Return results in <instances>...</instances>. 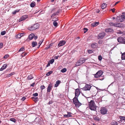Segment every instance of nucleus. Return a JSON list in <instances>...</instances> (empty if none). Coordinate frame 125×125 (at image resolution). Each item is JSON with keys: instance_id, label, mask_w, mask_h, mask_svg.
Returning a JSON list of instances; mask_svg holds the SVG:
<instances>
[{"instance_id": "1", "label": "nucleus", "mask_w": 125, "mask_h": 125, "mask_svg": "<svg viewBox=\"0 0 125 125\" xmlns=\"http://www.w3.org/2000/svg\"><path fill=\"white\" fill-rule=\"evenodd\" d=\"M89 106L90 109L92 110L95 111L96 110V106L94 100H91L89 102Z\"/></svg>"}, {"instance_id": "2", "label": "nucleus", "mask_w": 125, "mask_h": 125, "mask_svg": "<svg viewBox=\"0 0 125 125\" xmlns=\"http://www.w3.org/2000/svg\"><path fill=\"white\" fill-rule=\"evenodd\" d=\"M74 104L76 107H78L82 104L78 101V98H74L73 99Z\"/></svg>"}, {"instance_id": "3", "label": "nucleus", "mask_w": 125, "mask_h": 125, "mask_svg": "<svg viewBox=\"0 0 125 125\" xmlns=\"http://www.w3.org/2000/svg\"><path fill=\"white\" fill-rule=\"evenodd\" d=\"M86 59L84 58L81 59L80 60L76 62V65L77 66H78L81 65L83 63H84L86 60Z\"/></svg>"}, {"instance_id": "4", "label": "nucleus", "mask_w": 125, "mask_h": 125, "mask_svg": "<svg viewBox=\"0 0 125 125\" xmlns=\"http://www.w3.org/2000/svg\"><path fill=\"white\" fill-rule=\"evenodd\" d=\"M109 24L112 26L115 27H122V25L120 23H114L112 22H110L109 23Z\"/></svg>"}, {"instance_id": "5", "label": "nucleus", "mask_w": 125, "mask_h": 125, "mask_svg": "<svg viewBox=\"0 0 125 125\" xmlns=\"http://www.w3.org/2000/svg\"><path fill=\"white\" fill-rule=\"evenodd\" d=\"M103 73V71L101 70L99 71L95 74H94V77L96 78L100 77L101 76Z\"/></svg>"}, {"instance_id": "6", "label": "nucleus", "mask_w": 125, "mask_h": 125, "mask_svg": "<svg viewBox=\"0 0 125 125\" xmlns=\"http://www.w3.org/2000/svg\"><path fill=\"white\" fill-rule=\"evenodd\" d=\"M92 86L89 84H86L84 87L83 88V89L84 91L90 90Z\"/></svg>"}, {"instance_id": "7", "label": "nucleus", "mask_w": 125, "mask_h": 125, "mask_svg": "<svg viewBox=\"0 0 125 125\" xmlns=\"http://www.w3.org/2000/svg\"><path fill=\"white\" fill-rule=\"evenodd\" d=\"M105 35V33L104 32H102L99 33L98 35V38L99 39H103Z\"/></svg>"}, {"instance_id": "8", "label": "nucleus", "mask_w": 125, "mask_h": 125, "mask_svg": "<svg viewBox=\"0 0 125 125\" xmlns=\"http://www.w3.org/2000/svg\"><path fill=\"white\" fill-rule=\"evenodd\" d=\"M117 41L118 42L125 44V38H124L121 37H119L117 39Z\"/></svg>"}, {"instance_id": "9", "label": "nucleus", "mask_w": 125, "mask_h": 125, "mask_svg": "<svg viewBox=\"0 0 125 125\" xmlns=\"http://www.w3.org/2000/svg\"><path fill=\"white\" fill-rule=\"evenodd\" d=\"M125 16H117L116 18V21H124Z\"/></svg>"}, {"instance_id": "10", "label": "nucleus", "mask_w": 125, "mask_h": 125, "mask_svg": "<svg viewBox=\"0 0 125 125\" xmlns=\"http://www.w3.org/2000/svg\"><path fill=\"white\" fill-rule=\"evenodd\" d=\"M107 112V109L105 107L102 108L100 110V113L103 115L106 113Z\"/></svg>"}, {"instance_id": "11", "label": "nucleus", "mask_w": 125, "mask_h": 125, "mask_svg": "<svg viewBox=\"0 0 125 125\" xmlns=\"http://www.w3.org/2000/svg\"><path fill=\"white\" fill-rule=\"evenodd\" d=\"M80 93L79 89H76L75 90V97L74 98H78Z\"/></svg>"}, {"instance_id": "12", "label": "nucleus", "mask_w": 125, "mask_h": 125, "mask_svg": "<svg viewBox=\"0 0 125 125\" xmlns=\"http://www.w3.org/2000/svg\"><path fill=\"white\" fill-rule=\"evenodd\" d=\"M105 31L107 33H109L110 32H113L114 30L111 28H108L105 29Z\"/></svg>"}, {"instance_id": "13", "label": "nucleus", "mask_w": 125, "mask_h": 125, "mask_svg": "<svg viewBox=\"0 0 125 125\" xmlns=\"http://www.w3.org/2000/svg\"><path fill=\"white\" fill-rule=\"evenodd\" d=\"M52 84L51 83L49 84L48 87L47 89V92H50L51 91V90L52 87Z\"/></svg>"}, {"instance_id": "14", "label": "nucleus", "mask_w": 125, "mask_h": 125, "mask_svg": "<svg viewBox=\"0 0 125 125\" xmlns=\"http://www.w3.org/2000/svg\"><path fill=\"white\" fill-rule=\"evenodd\" d=\"M27 16H25V17H24V16H21V17L19 21L20 22L21 21H23L25 20L27 18Z\"/></svg>"}, {"instance_id": "15", "label": "nucleus", "mask_w": 125, "mask_h": 125, "mask_svg": "<svg viewBox=\"0 0 125 125\" xmlns=\"http://www.w3.org/2000/svg\"><path fill=\"white\" fill-rule=\"evenodd\" d=\"M7 65L6 64H3L1 68L0 69V71H3V70L6 69L7 67Z\"/></svg>"}, {"instance_id": "16", "label": "nucleus", "mask_w": 125, "mask_h": 125, "mask_svg": "<svg viewBox=\"0 0 125 125\" xmlns=\"http://www.w3.org/2000/svg\"><path fill=\"white\" fill-rule=\"evenodd\" d=\"M28 29L30 31H33L35 30L33 25L29 26L28 28Z\"/></svg>"}, {"instance_id": "17", "label": "nucleus", "mask_w": 125, "mask_h": 125, "mask_svg": "<svg viewBox=\"0 0 125 125\" xmlns=\"http://www.w3.org/2000/svg\"><path fill=\"white\" fill-rule=\"evenodd\" d=\"M32 99L35 102H36L38 101V97H32Z\"/></svg>"}, {"instance_id": "18", "label": "nucleus", "mask_w": 125, "mask_h": 125, "mask_svg": "<svg viewBox=\"0 0 125 125\" xmlns=\"http://www.w3.org/2000/svg\"><path fill=\"white\" fill-rule=\"evenodd\" d=\"M64 117H69L71 116H72L71 113L69 112L68 113L67 115H64Z\"/></svg>"}, {"instance_id": "19", "label": "nucleus", "mask_w": 125, "mask_h": 125, "mask_svg": "<svg viewBox=\"0 0 125 125\" xmlns=\"http://www.w3.org/2000/svg\"><path fill=\"white\" fill-rule=\"evenodd\" d=\"M97 44L96 43H92L91 45V47L92 48H95L97 47Z\"/></svg>"}, {"instance_id": "20", "label": "nucleus", "mask_w": 125, "mask_h": 125, "mask_svg": "<svg viewBox=\"0 0 125 125\" xmlns=\"http://www.w3.org/2000/svg\"><path fill=\"white\" fill-rule=\"evenodd\" d=\"M107 4L105 3H103L101 5V7L102 9H104L106 7Z\"/></svg>"}, {"instance_id": "21", "label": "nucleus", "mask_w": 125, "mask_h": 125, "mask_svg": "<svg viewBox=\"0 0 125 125\" xmlns=\"http://www.w3.org/2000/svg\"><path fill=\"white\" fill-rule=\"evenodd\" d=\"M121 59L122 60H125V52L122 53Z\"/></svg>"}, {"instance_id": "22", "label": "nucleus", "mask_w": 125, "mask_h": 125, "mask_svg": "<svg viewBox=\"0 0 125 125\" xmlns=\"http://www.w3.org/2000/svg\"><path fill=\"white\" fill-rule=\"evenodd\" d=\"M33 25L34 26V27L35 30L37 28H38L40 26L39 24L38 23H36L35 24H34Z\"/></svg>"}, {"instance_id": "23", "label": "nucleus", "mask_w": 125, "mask_h": 125, "mask_svg": "<svg viewBox=\"0 0 125 125\" xmlns=\"http://www.w3.org/2000/svg\"><path fill=\"white\" fill-rule=\"evenodd\" d=\"M99 24V23L98 22H95L92 23V25L93 26H95L98 25Z\"/></svg>"}, {"instance_id": "24", "label": "nucleus", "mask_w": 125, "mask_h": 125, "mask_svg": "<svg viewBox=\"0 0 125 125\" xmlns=\"http://www.w3.org/2000/svg\"><path fill=\"white\" fill-rule=\"evenodd\" d=\"M34 34H31L29 36V39L30 40H32L33 38Z\"/></svg>"}, {"instance_id": "25", "label": "nucleus", "mask_w": 125, "mask_h": 125, "mask_svg": "<svg viewBox=\"0 0 125 125\" xmlns=\"http://www.w3.org/2000/svg\"><path fill=\"white\" fill-rule=\"evenodd\" d=\"M31 44L32 47H34L37 45V43L36 42H32Z\"/></svg>"}, {"instance_id": "26", "label": "nucleus", "mask_w": 125, "mask_h": 125, "mask_svg": "<svg viewBox=\"0 0 125 125\" xmlns=\"http://www.w3.org/2000/svg\"><path fill=\"white\" fill-rule=\"evenodd\" d=\"M119 118L120 119V121H122L123 120H125V117L120 116Z\"/></svg>"}, {"instance_id": "27", "label": "nucleus", "mask_w": 125, "mask_h": 125, "mask_svg": "<svg viewBox=\"0 0 125 125\" xmlns=\"http://www.w3.org/2000/svg\"><path fill=\"white\" fill-rule=\"evenodd\" d=\"M62 46V41H60L59 42L58 44V47H59L61 46Z\"/></svg>"}, {"instance_id": "28", "label": "nucleus", "mask_w": 125, "mask_h": 125, "mask_svg": "<svg viewBox=\"0 0 125 125\" xmlns=\"http://www.w3.org/2000/svg\"><path fill=\"white\" fill-rule=\"evenodd\" d=\"M60 81H57L56 82V84H55L54 86L55 87H57L59 84L60 83Z\"/></svg>"}, {"instance_id": "29", "label": "nucleus", "mask_w": 125, "mask_h": 125, "mask_svg": "<svg viewBox=\"0 0 125 125\" xmlns=\"http://www.w3.org/2000/svg\"><path fill=\"white\" fill-rule=\"evenodd\" d=\"M93 118L96 121H99L100 120V118L97 116H94L93 117Z\"/></svg>"}, {"instance_id": "30", "label": "nucleus", "mask_w": 125, "mask_h": 125, "mask_svg": "<svg viewBox=\"0 0 125 125\" xmlns=\"http://www.w3.org/2000/svg\"><path fill=\"white\" fill-rule=\"evenodd\" d=\"M33 78L32 76L31 75L28 76L27 77V80H31Z\"/></svg>"}, {"instance_id": "31", "label": "nucleus", "mask_w": 125, "mask_h": 125, "mask_svg": "<svg viewBox=\"0 0 125 125\" xmlns=\"http://www.w3.org/2000/svg\"><path fill=\"white\" fill-rule=\"evenodd\" d=\"M35 3L34 2H32L30 4V6L31 7H34L35 5Z\"/></svg>"}, {"instance_id": "32", "label": "nucleus", "mask_w": 125, "mask_h": 125, "mask_svg": "<svg viewBox=\"0 0 125 125\" xmlns=\"http://www.w3.org/2000/svg\"><path fill=\"white\" fill-rule=\"evenodd\" d=\"M20 11V10H16L12 12V13L14 15H15L17 12H18Z\"/></svg>"}, {"instance_id": "33", "label": "nucleus", "mask_w": 125, "mask_h": 125, "mask_svg": "<svg viewBox=\"0 0 125 125\" xmlns=\"http://www.w3.org/2000/svg\"><path fill=\"white\" fill-rule=\"evenodd\" d=\"M112 125H117L118 123L117 122L115 121H113L112 123Z\"/></svg>"}, {"instance_id": "34", "label": "nucleus", "mask_w": 125, "mask_h": 125, "mask_svg": "<svg viewBox=\"0 0 125 125\" xmlns=\"http://www.w3.org/2000/svg\"><path fill=\"white\" fill-rule=\"evenodd\" d=\"M25 50L24 47H21L19 50L18 52H20L21 51H23Z\"/></svg>"}, {"instance_id": "35", "label": "nucleus", "mask_w": 125, "mask_h": 125, "mask_svg": "<svg viewBox=\"0 0 125 125\" xmlns=\"http://www.w3.org/2000/svg\"><path fill=\"white\" fill-rule=\"evenodd\" d=\"M10 120L12 122H14L15 123L16 122V120L14 118H11L10 119Z\"/></svg>"}, {"instance_id": "36", "label": "nucleus", "mask_w": 125, "mask_h": 125, "mask_svg": "<svg viewBox=\"0 0 125 125\" xmlns=\"http://www.w3.org/2000/svg\"><path fill=\"white\" fill-rule=\"evenodd\" d=\"M27 54V53L26 52L22 53L21 54V56L22 57H23L24 56H25Z\"/></svg>"}, {"instance_id": "37", "label": "nucleus", "mask_w": 125, "mask_h": 125, "mask_svg": "<svg viewBox=\"0 0 125 125\" xmlns=\"http://www.w3.org/2000/svg\"><path fill=\"white\" fill-rule=\"evenodd\" d=\"M53 24L55 27H57V26L58 23L56 21H54L53 22Z\"/></svg>"}, {"instance_id": "38", "label": "nucleus", "mask_w": 125, "mask_h": 125, "mask_svg": "<svg viewBox=\"0 0 125 125\" xmlns=\"http://www.w3.org/2000/svg\"><path fill=\"white\" fill-rule=\"evenodd\" d=\"M21 36H22L21 35V34H19L16 35V38H20Z\"/></svg>"}, {"instance_id": "39", "label": "nucleus", "mask_w": 125, "mask_h": 125, "mask_svg": "<svg viewBox=\"0 0 125 125\" xmlns=\"http://www.w3.org/2000/svg\"><path fill=\"white\" fill-rule=\"evenodd\" d=\"M54 61V59H52L49 62L51 64H52L53 62Z\"/></svg>"}, {"instance_id": "40", "label": "nucleus", "mask_w": 125, "mask_h": 125, "mask_svg": "<svg viewBox=\"0 0 125 125\" xmlns=\"http://www.w3.org/2000/svg\"><path fill=\"white\" fill-rule=\"evenodd\" d=\"M52 71H50L48 72L46 74V75L48 76L49 75L51 74H52Z\"/></svg>"}, {"instance_id": "41", "label": "nucleus", "mask_w": 125, "mask_h": 125, "mask_svg": "<svg viewBox=\"0 0 125 125\" xmlns=\"http://www.w3.org/2000/svg\"><path fill=\"white\" fill-rule=\"evenodd\" d=\"M45 88V87L44 85H42L40 87V88L42 91L43 89Z\"/></svg>"}, {"instance_id": "42", "label": "nucleus", "mask_w": 125, "mask_h": 125, "mask_svg": "<svg viewBox=\"0 0 125 125\" xmlns=\"http://www.w3.org/2000/svg\"><path fill=\"white\" fill-rule=\"evenodd\" d=\"M59 13V12L58 11H57V12L53 13V14L52 16H55V15H58Z\"/></svg>"}, {"instance_id": "43", "label": "nucleus", "mask_w": 125, "mask_h": 125, "mask_svg": "<svg viewBox=\"0 0 125 125\" xmlns=\"http://www.w3.org/2000/svg\"><path fill=\"white\" fill-rule=\"evenodd\" d=\"M110 18L111 19L110 20V21H112L114 20L115 19H116V18L114 17H113L112 16H111V17H110Z\"/></svg>"}, {"instance_id": "44", "label": "nucleus", "mask_w": 125, "mask_h": 125, "mask_svg": "<svg viewBox=\"0 0 125 125\" xmlns=\"http://www.w3.org/2000/svg\"><path fill=\"white\" fill-rule=\"evenodd\" d=\"M43 42V40H41L39 42V43H38V44H39V46L38 47V48H39L40 47V45L42 43V42Z\"/></svg>"}, {"instance_id": "45", "label": "nucleus", "mask_w": 125, "mask_h": 125, "mask_svg": "<svg viewBox=\"0 0 125 125\" xmlns=\"http://www.w3.org/2000/svg\"><path fill=\"white\" fill-rule=\"evenodd\" d=\"M89 54L93 52L92 50H87Z\"/></svg>"}, {"instance_id": "46", "label": "nucleus", "mask_w": 125, "mask_h": 125, "mask_svg": "<svg viewBox=\"0 0 125 125\" xmlns=\"http://www.w3.org/2000/svg\"><path fill=\"white\" fill-rule=\"evenodd\" d=\"M102 57L101 55H99L98 56V59L99 61H101L102 60Z\"/></svg>"}, {"instance_id": "47", "label": "nucleus", "mask_w": 125, "mask_h": 125, "mask_svg": "<svg viewBox=\"0 0 125 125\" xmlns=\"http://www.w3.org/2000/svg\"><path fill=\"white\" fill-rule=\"evenodd\" d=\"M83 30H84V33H85L86 32H87L88 31V29L87 28H83Z\"/></svg>"}, {"instance_id": "48", "label": "nucleus", "mask_w": 125, "mask_h": 125, "mask_svg": "<svg viewBox=\"0 0 125 125\" xmlns=\"http://www.w3.org/2000/svg\"><path fill=\"white\" fill-rule=\"evenodd\" d=\"M6 33V31H2L1 33V34L2 35H4Z\"/></svg>"}, {"instance_id": "49", "label": "nucleus", "mask_w": 125, "mask_h": 125, "mask_svg": "<svg viewBox=\"0 0 125 125\" xmlns=\"http://www.w3.org/2000/svg\"><path fill=\"white\" fill-rule=\"evenodd\" d=\"M103 42L102 40H100L98 42V43L99 44H101Z\"/></svg>"}, {"instance_id": "50", "label": "nucleus", "mask_w": 125, "mask_h": 125, "mask_svg": "<svg viewBox=\"0 0 125 125\" xmlns=\"http://www.w3.org/2000/svg\"><path fill=\"white\" fill-rule=\"evenodd\" d=\"M38 95V94L37 93H36L35 94H32V95L35 96V97L37 96Z\"/></svg>"}, {"instance_id": "51", "label": "nucleus", "mask_w": 125, "mask_h": 125, "mask_svg": "<svg viewBox=\"0 0 125 125\" xmlns=\"http://www.w3.org/2000/svg\"><path fill=\"white\" fill-rule=\"evenodd\" d=\"M9 56V55H8L7 54L4 56L3 57V58L4 59H6Z\"/></svg>"}, {"instance_id": "52", "label": "nucleus", "mask_w": 125, "mask_h": 125, "mask_svg": "<svg viewBox=\"0 0 125 125\" xmlns=\"http://www.w3.org/2000/svg\"><path fill=\"white\" fill-rule=\"evenodd\" d=\"M115 9L114 8L113 9H110V10L112 11V12H114L115 11Z\"/></svg>"}, {"instance_id": "53", "label": "nucleus", "mask_w": 125, "mask_h": 125, "mask_svg": "<svg viewBox=\"0 0 125 125\" xmlns=\"http://www.w3.org/2000/svg\"><path fill=\"white\" fill-rule=\"evenodd\" d=\"M14 74V73H10V74L8 75V76L10 77L12 75H13Z\"/></svg>"}, {"instance_id": "54", "label": "nucleus", "mask_w": 125, "mask_h": 125, "mask_svg": "<svg viewBox=\"0 0 125 125\" xmlns=\"http://www.w3.org/2000/svg\"><path fill=\"white\" fill-rule=\"evenodd\" d=\"M53 103V102L52 101H50L48 103V104H52Z\"/></svg>"}, {"instance_id": "55", "label": "nucleus", "mask_w": 125, "mask_h": 125, "mask_svg": "<svg viewBox=\"0 0 125 125\" xmlns=\"http://www.w3.org/2000/svg\"><path fill=\"white\" fill-rule=\"evenodd\" d=\"M58 20L57 19H55V18H53L52 20V21H57Z\"/></svg>"}, {"instance_id": "56", "label": "nucleus", "mask_w": 125, "mask_h": 125, "mask_svg": "<svg viewBox=\"0 0 125 125\" xmlns=\"http://www.w3.org/2000/svg\"><path fill=\"white\" fill-rule=\"evenodd\" d=\"M3 46V44L2 43H0V49Z\"/></svg>"}, {"instance_id": "57", "label": "nucleus", "mask_w": 125, "mask_h": 125, "mask_svg": "<svg viewBox=\"0 0 125 125\" xmlns=\"http://www.w3.org/2000/svg\"><path fill=\"white\" fill-rule=\"evenodd\" d=\"M117 34H122L123 33V32L121 31H119L118 32H117Z\"/></svg>"}, {"instance_id": "58", "label": "nucleus", "mask_w": 125, "mask_h": 125, "mask_svg": "<svg viewBox=\"0 0 125 125\" xmlns=\"http://www.w3.org/2000/svg\"><path fill=\"white\" fill-rule=\"evenodd\" d=\"M66 71V68L63 69V73L65 72Z\"/></svg>"}, {"instance_id": "59", "label": "nucleus", "mask_w": 125, "mask_h": 125, "mask_svg": "<svg viewBox=\"0 0 125 125\" xmlns=\"http://www.w3.org/2000/svg\"><path fill=\"white\" fill-rule=\"evenodd\" d=\"M50 48V46H48L47 47H45V49L47 50L48 49H49Z\"/></svg>"}, {"instance_id": "60", "label": "nucleus", "mask_w": 125, "mask_h": 125, "mask_svg": "<svg viewBox=\"0 0 125 125\" xmlns=\"http://www.w3.org/2000/svg\"><path fill=\"white\" fill-rule=\"evenodd\" d=\"M50 63L49 62L47 65H46V67H47L49 66L50 65Z\"/></svg>"}, {"instance_id": "61", "label": "nucleus", "mask_w": 125, "mask_h": 125, "mask_svg": "<svg viewBox=\"0 0 125 125\" xmlns=\"http://www.w3.org/2000/svg\"><path fill=\"white\" fill-rule=\"evenodd\" d=\"M35 40L36 39L38 38L37 36H34V35L33 37Z\"/></svg>"}, {"instance_id": "62", "label": "nucleus", "mask_w": 125, "mask_h": 125, "mask_svg": "<svg viewBox=\"0 0 125 125\" xmlns=\"http://www.w3.org/2000/svg\"><path fill=\"white\" fill-rule=\"evenodd\" d=\"M26 99V98L25 97H23L21 99V100L22 101H24V100L25 99Z\"/></svg>"}, {"instance_id": "63", "label": "nucleus", "mask_w": 125, "mask_h": 125, "mask_svg": "<svg viewBox=\"0 0 125 125\" xmlns=\"http://www.w3.org/2000/svg\"><path fill=\"white\" fill-rule=\"evenodd\" d=\"M35 84V83H33L31 84V86H32L33 87H34Z\"/></svg>"}, {"instance_id": "64", "label": "nucleus", "mask_w": 125, "mask_h": 125, "mask_svg": "<svg viewBox=\"0 0 125 125\" xmlns=\"http://www.w3.org/2000/svg\"><path fill=\"white\" fill-rule=\"evenodd\" d=\"M56 10V9H53L52 10V12H54V11Z\"/></svg>"}]
</instances>
